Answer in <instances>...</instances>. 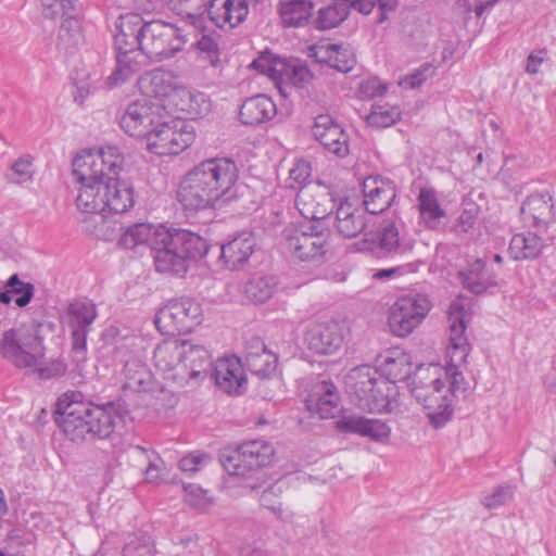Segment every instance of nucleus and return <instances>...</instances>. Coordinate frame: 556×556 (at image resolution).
I'll return each mask as SVG.
<instances>
[{"label":"nucleus","instance_id":"3","mask_svg":"<svg viewBox=\"0 0 556 556\" xmlns=\"http://www.w3.org/2000/svg\"><path fill=\"white\" fill-rule=\"evenodd\" d=\"M239 177L237 164L226 157L210 159L194 166L185 176L177 192L186 210L200 211L214 207L219 200L229 201L231 189Z\"/></svg>","mask_w":556,"mask_h":556},{"label":"nucleus","instance_id":"53","mask_svg":"<svg viewBox=\"0 0 556 556\" xmlns=\"http://www.w3.org/2000/svg\"><path fill=\"white\" fill-rule=\"evenodd\" d=\"M5 288H10L12 296L16 295L14 302L18 307L27 306L35 294L34 285L22 281L17 274L12 275L8 279Z\"/></svg>","mask_w":556,"mask_h":556},{"label":"nucleus","instance_id":"2","mask_svg":"<svg viewBox=\"0 0 556 556\" xmlns=\"http://www.w3.org/2000/svg\"><path fill=\"white\" fill-rule=\"evenodd\" d=\"M126 410L119 401L96 404L79 392L64 393L55 405V422L72 442L103 440L124 421Z\"/></svg>","mask_w":556,"mask_h":556},{"label":"nucleus","instance_id":"12","mask_svg":"<svg viewBox=\"0 0 556 556\" xmlns=\"http://www.w3.org/2000/svg\"><path fill=\"white\" fill-rule=\"evenodd\" d=\"M431 308L425 294H408L400 298L390 308L389 326L397 337H406L417 328Z\"/></svg>","mask_w":556,"mask_h":556},{"label":"nucleus","instance_id":"15","mask_svg":"<svg viewBox=\"0 0 556 556\" xmlns=\"http://www.w3.org/2000/svg\"><path fill=\"white\" fill-rule=\"evenodd\" d=\"M295 205L307 223H324L334 208V200L329 191L315 186H305L295 197Z\"/></svg>","mask_w":556,"mask_h":556},{"label":"nucleus","instance_id":"9","mask_svg":"<svg viewBox=\"0 0 556 556\" xmlns=\"http://www.w3.org/2000/svg\"><path fill=\"white\" fill-rule=\"evenodd\" d=\"M274 454V447L270 443L263 440H253L235 450L225 451L220 456V462L230 476L248 477L269 465Z\"/></svg>","mask_w":556,"mask_h":556},{"label":"nucleus","instance_id":"13","mask_svg":"<svg viewBox=\"0 0 556 556\" xmlns=\"http://www.w3.org/2000/svg\"><path fill=\"white\" fill-rule=\"evenodd\" d=\"M163 108L148 100L128 104L121 117L122 129L131 137L147 138L162 117Z\"/></svg>","mask_w":556,"mask_h":556},{"label":"nucleus","instance_id":"19","mask_svg":"<svg viewBox=\"0 0 556 556\" xmlns=\"http://www.w3.org/2000/svg\"><path fill=\"white\" fill-rule=\"evenodd\" d=\"M162 247H172L189 263L202 258L208 252V244L199 235L186 229H169L161 233Z\"/></svg>","mask_w":556,"mask_h":556},{"label":"nucleus","instance_id":"23","mask_svg":"<svg viewBox=\"0 0 556 556\" xmlns=\"http://www.w3.org/2000/svg\"><path fill=\"white\" fill-rule=\"evenodd\" d=\"M465 309L459 302H453L448 308L450 344L448 354L452 363H465L470 346L465 336Z\"/></svg>","mask_w":556,"mask_h":556},{"label":"nucleus","instance_id":"6","mask_svg":"<svg viewBox=\"0 0 556 556\" xmlns=\"http://www.w3.org/2000/svg\"><path fill=\"white\" fill-rule=\"evenodd\" d=\"M412 393L419 402L431 426L442 428L452 419L454 413L453 399L445 390L441 368L429 365L419 366L412 382Z\"/></svg>","mask_w":556,"mask_h":556},{"label":"nucleus","instance_id":"5","mask_svg":"<svg viewBox=\"0 0 556 556\" xmlns=\"http://www.w3.org/2000/svg\"><path fill=\"white\" fill-rule=\"evenodd\" d=\"M114 36L116 67L108 77V85L115 87L130 79L144 66L143 21L139 14L122 15Z\"/></svg>","mask_w":556,"mask_h":556},{"label":"nucleus","instance_id":"37","mask_svg":"<svg viewBox=\"0 0 556 556\" xmlns=\"http://www.w3.org/2000/svg\"><path fill=\"white\" fill-rule=\"evenodd\" d=\"M155 269L162 274L184 276L189 268V263L172 247L154 248Z\"/></svg>","mask_w":556,"mask_h":556},{"label":"nucleus","instance_id":"11","mask_svg":"<svg viewBox=\"0 0 556 556\" xmlns=\"http://www.w3.org/2000/svg\"><path fill=\"white\" fill-rule=\"evenodd\" d=\"M202 321L200 303L190 298L169 301L155 315L154 324L163 334L187 333Z\"/></svg>","mask_w":556,"mask_h":556},{"label":"nucleus","instance_id":"4","mask_svg":"<svg viewBox=\"0 0 556 556\" xmlns=\"http://www.w3.org/2000/svg\"><path fill=\"white\" fill-rule=\"evenodd\" d=\"M41 328L42 324L31 321L4 331L0 340V354L28 375H36L41 380L58 379L65 375L67 365L60 358L43 361L46 348Z\"/></svg>","mask_w":556,"mask_h":556},{"label":"nucleus","instance_id":"46","mask_svg":"<svg viewBox=\"0 0 556 556\" xmlns=\"http://www.w3.org/2000/svg\"><path fill=\"white\" fill-rule=\"evenodd\" d=\"M124 376L126 379L125 387L142 391L146 390L150 382V371L144 363L137 357H129L124 365Z\"/></svg>","mask_w":556,"mask_h":556},{"label":"nucleus","instance_id":"56","mask_svg":"<svg viewBox=\"0 0 556 556\" xmlns=\"http://www.w3.org/2000/svg\"><path fill=\"white\" fill-rule=\"evenodd\" d=\"M10 174L7 175V179L12 184L22 185L24 182L33 180L34 167L33 161L29 156L18 157L10 168Z\"/></svg>","mask_w":556,"mask_h":556},{"label":"nucleus","instance_id":"51","mask_svg":"<svg viewBox=\"0 0 556 556\" xmlns=\"http://www.w3.org/2000/svg\"><path fill=\"white\" fill-rule=\"evenodd\" d=\"M124 556H149L156 553L154 541L144 532L130 533L125 539Z\"/></svg>","mask_w":556,"mask_h":556},{"label":"nucleus","instance_id":"35","mask_svg":"<svg viewBox=\"0 0 556 556\" xmlns=\"http://www.w3.org/2000/svg\"><path fill=\"white\" fill-rule=\"evenodd\" d=\"M371 397H365L359 404V408L369 413H391L394 408V395L396 393L395 384L383 379H378L376 389Z\"/></svg>","mask_w":556,"mask_h":556},{"label":"nucleus","instance_id":"24","mask_svg":"<svg viewBox=\"0 0 556 556\" xmlns=\"http://www.w3.org/2000/svg\"><path fill=\"white\" fill-rule=\"evenodd\" d=\"M244 361L251 374L265 379L275 374L278 357L266 348L261 338L253 337L247 342Z\"/></svg>","mask_w":556,"mask_h":556},{"label":"nucleus","instance_id":"14","mask_svg":"<svg viewBox=\"0 0 556 556\" xmlns=\"http://www.w3.org/2000/svg\"><path fill=\"white\" fill-rule=\"evenodd\" d=\"M365 250L380 251L389 256H405L413 252L414 241L401 236L396 220L382 219L370 240L365 239Z\"/></svg>","mask_w":556,"mask_h":556},{"label":"nucleus","instance_id":"62","mask_svg":"<svg viewBox=\"0 0 556 556\" xmlns=\"http://www.w3.org/2000/svg\"><path fill=\"white\" fill-rule=\"evenodd\" d=\"M515 488L511 485H500L494 491L484 496L483 505L489 508H497L513 498Z\"/></svg>","mask_w":556,"mask_h":556},{"label":"nucleus","instance_id":"17","mask_svg":"<svg viewBox=\"0 0 556 556\" xmlns=\"http://www.w3.org/2000/svg\"><path fill=\"white\" fill-rule=\"evenodd\" d=\"M305 342L316 354H334L344 342L343 327L336 320L314 323L305 332Z\"/></svg>","mask_w":556,"mask_h":556},{"label":"nucleus","instance_id":"27","mask_svg":"<svg viewBox=\"0 0 556 556\" xmlns=\"http://www.w3.org/2000/svg\"><path fill=\"white\" fill-rule=\"evenodd\" d=\"M249 14L247 0H211L207 8L210 20L218 27H236Z\"/></svg>","mask_w":556,"mask_h":556},{"label":"nucleus","instance_id":"34","mask_svg":"<svg viewBox=\"0 0 556 556\" xmlns=\"http://www.w3.org/2000/svg\"><path fill=\"white\" fill-rule=\"evenodd\" d=\"M276 114L275 102L265 94H257L242 103L239 117L242 124L255 126L271 119Z\"/></svg>","mask_w":556,"mask_h":556},{"label":"nucleus","instance_id":"52","mask_svg":"<svg viewBox=\"0 0 556 556\" xmlns=\"http://www.w3.org/2000/svg\"><path fill=\"white\" fill-rule=\"evenodd\" d=\"M181 111L193 117L205 115L210 111L211 103L202 92L181 90Z\"/></svg>","mask_w":556,"mask_h":556},{"label":"nucleus","instance_id":"50","mask_svg":"<svg viewBox=\"0 0 556 556\" xmlns=\"http://www.w3.org/2000/svg\"><path fill=\"white\" fill-rule=\"evenodd\" d=\"M250 67L278 83L283 68H286V61L266 51L255 59Z\"/></svg>","mask_w":556,"mask_h":556},{"label":"nucleus","instance_id":"55","mask_svg":"<svg viewBox=\"0 0 556 556\" xmlns=\"http://www.w3.org/2000/svg\"><path fill=\"white\" fill-rule=\"evenodd\" d=\"M312 79V73L306 65L286 62V68L281 73L278 83H290L294 87L302 88Z\"/></svg>","mask_w":556,"mask_h":556},{"label":"nucleus","instance_id":"45","mask_svg":"<svg viewBox=\"0 0 556 556\" xmlns=\"http://www.w3.org/2000/svg\"><path fill=\"white\" fill-rule=\"evenodd\" d=\"M277 280L274 277H253L244 285L247 299L254 304L267 302L276 292Z\"/></svg>","mask_w":556,"mask_h":556},{"label":"nucleus","instance_id":"10","mask_svg":"<svg viewBox=\"0 0 556 556\" xmlns=\"http://www.w3.org/2000/svg\"><path fill=\"white\" fill-rule=\"evenodd\" d=\"M195 139V131L192 125L184 122L163 121L155 124V127L147 136V149L156 155H176L189 148Z\"/></svg>","mask_w":556,"mask_h":556},{"label":"nucleus","instance_id":"29","mask_svg":"<svg viewBox=\"0 0 556 556\" xmlns=\"http://www.w3.org/2000/svg\"><path fill=\"white\" fill-rule=\"evenodd\" d=\"M256 245L252 232L243 231L228 243L222 245L220 257L227 268L235 270L247 264Z\"/></svg>","mask_w":556,"mask_h":556},{"label":"nucleus","instance_id":"32","mask_svg":"<svg viewBox=\"0 0 556 556\" xmlns=\"http://www.w3.org/2000/svg\"><path fill=\"white\" fill-rule=\"evenodd\" d=\"M367 216L363 211L352 203L342 202L339 204L334 216V228L343 238H355L366 228Z\"/></svg>","mask_w":556,"mask_h":556},{"label":"nucleus","instance_id":"38","mask_svg":"<svg viewBox=\"0 0 556 556\" xmlns=\"http://www.w3.org/2000/svg\"><path fill=\"white\" fill-rule=\"evenodd\" d=\"M314 4L309 0H288L280 3L279 13L285 26H303L312 16Z\"/></svg>","mask_w":556,"mask_h":556},{"label":"nucleus","instance_id":"40","mask_svg":"<svg viewBox=\"0 0 556 556\" xmlns=\"http://www.w3.org/2000/svg\"><path fill=\"white\" fill-rule=\"evenodd\" d=\"M66 316L70 329L90 330L97 317V308L87 299L76 300L68 305Z\"/></svg>","mask_w":556,"mask_h":556},{"label":"nucleus","instance_id":"31","mask_svg":"<svg viewBox=\"0 0 556 556\" xmlns=\"http://www.w3.org/2000/svg\"><path fill=\"white\" fill-rule=\"evenodd\" d=\"M165 226H154L147 223H137L129 226L121 236L118 245L124 249H134L138 245H149L152 250L162 247L161 233Z\"/></svg>","mask_w":556,"mask_h":556},{"label":"nucleus","instance_id":"49","mask_svg":"<svg viewBox=\"0 0 556 556\" xmlns=\"http://www.w3.org/2000/svg\"><path fill=\"white\" fill-rule=\"evenodd\" d=\"M401 119L399 106L389 103L372 104L370 113L366 117L369 126L375 128H387Z\"/></svg>","mask_w":556,"mask_h":556},{"label":"nucleus","instance_id":"41","mask_svg":"<svg viewBox=\"0 0 556 556\" xmlns=\"http://www.w3.org/2000/svg\"><path fill=\"white\" fill-rule=\"evenodd\" d=\"M418 208L420 218L430 229H435L445 212L441 208L435 192L431 189L421 188L418 194Z\"/></svg>","mask_w":556,"mask_h":556},{"label":"nucleus","instance_id":"16","mask_svg":"<svg viewBox=\"0 0 556 556\" xmlns=\"http://www.w3.org/2000/svg\"><path fill=\"white\" fill-rule=\"evenodd\" d=\"M182 339L164 340L154 349L153 364L164 379L172 380L180 387L186 386V366L181 362Z\"/></svg>","mask_w":556,"mask_h":556},{"label":"nucleus","instance_id":"47","mask_svg":"<svg viewBox=\"0 0 556 556\" xmlns=\"http://www.w3.org/2000/svg\"><path fill=\"white\" fill-rule=\"evenodd\" d=\"M135 462L146 465L143 470L148 482H157L162 479V459L152 451H148L139 445L132 448Z\"/></svg>","mask_w":556,"mask_h":556},{"label":"nucleus","instance_id":"61","mask_svg":"<svg viewBox=\"0 0 556 556\" xmlns=\"http://www.w3.org/2000/svg\"><path fill=\"white\" fill-rule=\"evenodd\" d=\"M387 88V84H382L377 77H371L359 84L357 93L359 99L370 100L383 96Z\"/></svg>","mask_w":556,"mask_h":556},{"label":"nucleus","instance_id":"54","mask_svg":"<svg viewBox=\"0 0 556 556\" xmlns=\"http://www.w3.org/2000/svg\"><path fill=\"white\" fill-rule=\"evenodd\" d=\"M457 364L458 363H453L444 371L441 369L442 379L445 382V390H448V394L453 400L458 394H464L468 386L463 374L458 371Z\"/></svg>","mask_w":556,"mask_h":556},{"label":"nucleus","instance_id":"26","mask_svg":"<svg viewBox=\"0 0 556 556\" xmlns=\"http://www.w3.org/2000/svg\"><path fill=\"white\" fill-rule=\"evenodd\" d=\"M378 379H383L377 368L369 365L356 366L349 370L344 377L345 391L351 401L358 407L366 397V390L374 388Z\"/></svg>","mask_w":556,"mask_h":556},{"label":"nucleus","instance_id":"36","mask_svg":"<svg viewBox=\"0 0 556 556\" xmlns=\"http://www.w3.org/2000/svg\"><path fill=\"white\" fill-rule=\"evenodd\" d=\"M543 249L544 240L535 233H516L510 240L508 252L515 261H523L539 257Z\"/></svg>","mask_w":556,"mask_h":556},{"label":"nucleus","instance_id":"20","mask_svg":"<svg viewBox=\"0 0 556 556\" xmlns=\"http://www.w3.org/2000/svg\"><path fill=\"white\" fill-rule=\"evenodd\" d=\"M363 204L369 214H379L390 207L396 198L395 185L380 176H369L363 181Z\"/></svg>","mask_w":556,"mask_h":556},{"label":"nucleus","instance_id":"63","mask_svg":"<svg viewBox=\"0 0 556 556\" xmlns=\"http://www.w3.org/2000/svg\"><path fill=\"white\" fill-rule=\"evenodd\" d=\"M72 337V353L73 359L81 363L86 359L87 352V337L89 330L70 329Z\"/></svg>","mask_w":556,"mask_h":556},{"label":"nucleus","instance_id":"21","mask_svg":"<svg viewBox=\"0 0 556 556\" xmlns=\"http://www.w3.org/2000/svg\"><path fill=\"white\" fill-rule=\"evenodd\" d=\"M181 362L186 366V384L201 382L212 366L207 349L193 339H182Z\"/></svg>","mask_w":556,"mask_h":556},{"label":"nucleus","instance_id":"33","mask_svg":"<svg viewBox=\"0 0 556 556\" xmlns=\"http://www.w3.org/2000/svg\"><path fill=\"white\" fill-rule=\"evenodd\" d=\"M380 375L390 383L402 381L412 372L410 357L400 349L388 350L377 358Z\"/></svg>","mask_w":556,"mask_h":556},{"label":"nucleus","instance_id":"25","mask_svg":"<svg viewBox=\"0 0 556 556\" xmlns=\"http://www.w3.org/2000/svg\"><path fill=\"white\" fill-rule=\"evenodd\" d=\"M337 427L342 432L368 437L380 443L388 442L391 434V429L386 422L356 415L344 416L337 422Z\"/></svg>","mask_w":556,"mask_h":556},{"label":"nucleus","instance_id":"39","mask_svg":"<svg viewBox=\"0 0 556 556\" xmlns=\"http://www.w3.org/2000/svg\"><path fill=\"white\" fill-rule=\"evenodd\" d=\"M83 41L84 35L79 20L74 14L64 16L58 34V49L72 53Z\"/></svg>","mask_w":556,"mask_h":556},{"label":"nucleus","instance_id":"43","mask_svg":"<svg viewBox=\"0 0 556 556\" xmlns=\"http://www.w3.org/2000/svg\"><path fill=\"white\" fill-rule=\"evenodd\" d=\"M168 8L194 26H200L211 0H165Z\"/></svg>","mask_w":556,"mask_h":556},{"label":"nucleus","instance_id":"48","mask_svg":"<svg viewBox=\"0 0 556 556\" xmlns=\"http://www.w3.org/2000/svg\"><path fill=\"white\" fill-rule=\"evenodd\" d=\"M219 40L220 35L212 31L210 34H202L201 38L197 41L199 59L208 63L214 68L219 67L222 64Z\"/></svg>","mask_w":556,"mask_h":556},{"label":"nucleus","instance_id":"60","mask_svg":"<svg viewBox=\"0 0 556 556\" xmlns=\"http://www.w3.org/2000/svg\"><path fill=\"white\" fill-rule=\"evenodd\" d=\"M42 13L48 18L62 17L73 14L75 4L73 0H41Z\"/></svg>","mask_w":556,"mask_h":556},{"label":"nucleus","instance_id":"64","mask_svg":"<svg viewBox=\"0 0 556 556\" xmlns=\"http://www.w3.org/2000/svg\"><path fill=\"white\" fill-rule=\"evenodd\" d=\"M336 43L319 42L309 48V56L314 58L319 63L330 65L332 54L336 52Z\"/></svg>","mask_w":556,"mask_h":556},{"label":"nucleus","instance_id":"30","mask_svg":"<svg viewBox=\"0 0 556 556\" xmlns=\"http://www.w3.org/2000/svg\"><path fill=\"white\" fill-rule=\"evenodd\" d=\"M212 377L216 386L228 394L238 393L245 381L242 365L237 357L217 359Z\"/></svg>","mask_w":556,"mask_h":556},{"label":"nucleus","instance_id":"22","mask_svg":"<svg viewBox=\"0 0 556 556\" xmlns=\"http://www.w3.org/2000/svg\"><path fill=\"white\" fill-rule=\"evenodd\" d=\"M306 407L321 419L334 418L341 412L337 387L331 381L316 382L306 399Z\"/></svg>","mask_w":556,"mask_h":556},{"label":"nucleus","instance_id":"59","mask_svg":"<svg viewBox=\"0 0 556 556\" xmlns=\"http://www.w3.org/2000/svg\"><path fill=\"white\" fill-rule=\"evenodd\" d=\"M356 59L353 52L343 45H337L332 54L330 66L342 73H349L354 68Z\"/></svg>","mask_w":556,"mask_h":556},{"label":"nucleus","instance_id":"1","mask_svg":"<svg viewBox=\"0 0 556 556\" xmlns=\"http://www.w3.org/2000/svg\"><path fill=\"white\" fill-rule=\"evenodd\" d=\"M123 164L124 155L114 146L74 159L73 176L79 184L75 202L79 211L88 214H122L134 206L132 187L117 178Z\"/></svg>","mask_w":556,"mask_h":556},{"label":"nucleus","instance_id":"44","mask_svg":"<svg viewBox=\"0 0 556 556\" xmlns=\"http://www.w3.org/2000/svg\"><path fill=\"white\" fill-rule=\"evenodd\" d=\"M460 276L464 287L476 294L484 292L489 287L496 283L488 275L482 260L475 261L466 271L460 273Z\"/></svg>","mask_w":556,"mask_h":556},{"label":"nucleus","instance_id":"7","mask_svg":"<svg viewBox=\"0 0 556 556\" xmlns=\"http://www.w3.org/2000/svg\"><path fill=\"white\" fill-rule=\"evenodd\" d=\"M328 239L329 229L325 223L291 225L281 235L285 249L303 262L321 258L327 252Z\"/></svg>","mask_w":556,"mask_h":556},{"label":"nucleus","instance_id":"57","mask_svg":"<svg viewBox=\"0 0 556 556\" xmlns=\"http://www.w3.org/2000/svg\"><path fill=\"white\" fill-rule=\"evenodd\" d=\"M150 87L155 98L168 97L175 89L172 74L164 71L152 72L150 75Z\"/></svg>","mask_w":556,"mask_h":556},{"label":"nucleus","instance_id":"28","mask_svg":"<svg viewBox=\"0 0 556 556\" xmlns=\"http://www.w3.org/2000/svg\"><path fill=\"white\" fill-rule=\"evenodd\" d=\"M521 216L534 227H547L555 220L554 205L548 193L530 194L521 205Z\"/></svg>","mask_w":556,"mask_h":556},{"label":"nucleus","instance_id":"18","mask_svg":"<svg viewBox=\"0 0 556 556\" xmlns=\"http://www.w3.org/2000/svg\"><path fill=\"white\" fill-rule=\"evenodd\" d=\"M314 138L330 153L338 157L349 154V135L343 127L329 114L315 117L312 128Z\"/></svg>","mask_w":556,"mask_h":556},{"label":"nucleus","instance_id":"8","mask_svg":"<svg viewBox=\"0 0 556 556\" xmlns=\"http://www.w3.org/2000/svg\"><path fill=\"white\" fill-rule=\"evenodd\" d=\"M142 35L144 65L147 59L160 62L173 58L182 50L186 43L182 30L176 25L162 20L143 22Z\"/></svg>","mask_w":556,"mask_h":556},{"label":"nucleus","instance_id":"42","mask_svg":"<svg viewBox=\"0 0 556 556\" xmlns=\"http://www.w3.org/2000/svg\"><path fill=\"white\" fill-rule=\"evenodd\" d=\"M349 3L344 0H330L318 10L316 28L325 30L339 26L349 16Z\"/></svg>","mask_w":556,"mask_h":556},{"label":"nucleus","instance_id":"58","mask_svg":"<svg viewBox=\"0 0 556 556\" xmlns=\"http://www.w3.org/2000/svg\"><path fill=\"white\" fill-rule=\"evenodd\" d=\"M184 490L185 501L191 507L205 509L212 504L211 498L207 496V492L200 485L193 483L185 484Z\"/></svg>","mask_w":556,"mask_h":556}]
</instances>
